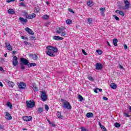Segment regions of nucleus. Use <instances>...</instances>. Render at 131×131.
Returning a JSON list of instances; mask_svg holds the SVG:
<instances>
[{"label":"nucleus","mask_w":131,"mask_h":131,"mask_svg":"<svg viewBox=\"0 0 131 131\" xmlns=\"http://www.w3.org/2000/svg\"><path fill=\"white\" fill-rule=\"evenodd\" d=\"M41 100L43 102H46L48 99V96L47 95V93L46 92L41 91Z\"/></svg>","instance_id":"3"},{"label":"nucleus","mask_w":131,"mask_h":131,"mask_svg":"<svg viewBox=\"0 0 131 131\" xmlns=\"http://www.w3.org/2000/svg\"><path fill=\"white\" fill-rule=\"evenodd\" d=\"M19 20H20V21L21 22H24V23H27V22H28V20H27V19L23 17H19Z\"/></svg>","instance_id":"23"},{"label":"nucleus","mask_w":131,"mask_h":131,"mask_svg":"<svg viewBox=\"0 0 131 131\" xmlns=\"http://www.w3.org/2000/svg\"><path fill=\"white\" fill-rule=\"evenodd\" d=\"M24 65L25 64L20 63V69H22V70H24V69H25V66Z\"/></svg>","instance_id":"38"},{"label":"nucleus","mask_w":131,"mask_h":131,"mask_svg":"<svg viewBox=\"0 0 131 131\" xmlns=\"http://www.w3.org/2000/svg\"><path fill=\"white\" fill-rule=\"evenodd\" d=\"M66 22V24L69 25L70 24H72V20H71V19H67Z\"/></svg>","instance_id":"33"},{"label":"nucleus","mask_w":131,"mask_h":131,"mask_svg":"<svg viewBox=\"0 0 131 131\" xmlns=\"http://www.w3.org/2000/svg\"><path fill=\"white\" fill-rule=\"evenodd\" d=\"M88 22H89V24H92V22H93V19H92V18H89L88 19Z\"/></svg>","instance_id":"40"},{"label":"nucleus","mask_w":131,"mask_h":131,"mask_svg":"<svg viewBox=\"0 0 131 131\" xmlns=\"http://www.w3.org/2000/svg\"><path fill=\"white\" fill-rule=\"evenodd\" d=\"M78 99L80 100V101L81 102L82 101H83V97H82V96H81V95H79L78 96Z\"/></svg>","instance_id":"36"},{"label":"nucleus","mask_w":131,"mask_h":131,"mask_svg":"<svg viewBox=\"0 0 131 131\" xmlns=\"http://www.w3.org/2000/svg\"><path fill=\"white\" fill-rule=\"evenodd\" d=\"M6 47L8 51H12L13 50V48L11 47V44L9 42H5Z\"/></svg>","instance_id":"16"},{"label":"nucleus","mask_w":131,"mask_h":131,"mask_svg":"<svg viewBox=\"0 0 131 131\" xmlns=\"http://www.w3.org/2000/svg\"><path fill=\"white\" fill-rule=\"evenodd\" d=\"M124 3L125 6L123 7V10H127L129 9V6H130V3L128 2V0H124Z\"/></svg>","instance_id":"4"},{"label":"nucleus","mask_w":131,"mask_h":131,"mask_svg":"<svg viewBox=\"0 0 131 131\" xmlns=\"http://www.w3.org/2000/svg\"><path fill=\"white\" fill-rule=\"evenodd\" d=\"M43 111V108L42 107H39L38 108L37 112L39 114H40Z\"/></svg>","instance_id":"29"},{"label":"nucleus","mask_w":131,"mask_h":131,"mask_svg":"<svg viewBox=\"0 0 131 131\" xmlns=\"http://www.w3.org/2000/svg\"><path fill=\"white\" fill-rule=\"evenodd\" d=\"M32 89L34 92H37V91H38V89L35 85H32Z\"/></svg>","instance_id":"30"},{"label":"nucleus","mask_w":131,"mask_h":131,"mask_svg":"<svg viewBox=\"0 0 131 131\" xmlns=\"http://www.w3.org/2000/svg\"><path fill=\"white\" fill-rule=\"evenodd\" d=\"M49 16L48 15H44L42 16V18L45 19V20H48L49 19Z\"/></svg>","instance_id":"35"},{"label":"nucleus","mask_w":131,"mask_h":131,"mask_svg":"<svg viewBox=\"0 0 131 131\" xmlns=\"http://www.w3.org/2000/svg\"><path fill=\"white\" fill-rule=\"evenodd\" d=\"M26 87V84L24 83V82H20L19 85H18V88L21 90H24V89H25Z\"/></svg>","instance_id":"13"},{"label":"nucleus","mask_w":131,"mask_h":131,"mask_svg":"<svg viewBox=\"0 0 131 131\" xmlns=\"http://www.w3.org/2000/svg\"><path fill=\"white\" fill-rule=\"evenodd\" d=\"M114 125L116 127H120V124H119V123H115Z\"/></svg>","instance_id":"42"},{"label":"nucleus","mask_w":131,"mask_h":131,"mask_svg":"<svg viewBox=\"0 0 131 131\" xmlns=\"http://www.w3.org/2000/svg\"><path fill=\"white\" fill-rule=\"evenodd\" d=\"M106 43H107V45L108 46V47H111V46L110 45V43L108 41H106Z\"/></svg>","instance_id":"59"},{"label":"nucleus","mask_w":131,"mask_h":131,"mask_svg":"<svg viewBox=\"0 0 131 131\" xmlns=\"http://www.w3.org/2000/svg\"><path fill=\"white\" fill-rule=\"evenodd\" d=\"M80 129H81V131H89L86 128H84V127H81Z\"/></svg>","instance_id":"41"},{"label":"nucleus","mask_w":131,"mask_h":131,"mask_svg":"<svg viewBox=\"0 0 131 131\" xmlns=\"http://www.w3.org/2000/svg\"><path fill=\"white\" fill-rule=\"evenodd\" d=\"M113 42L114 43V46H115V47H117V42H118V40H117V39L116 38H114L113 40Z\"/></svg>","instance_id":"26"},{"label":"nucleus","mask_w":131,"mask_h":131,"mask_svg":"<svg viewBox=\"0 0 131 131\" xmlns=\"http://www.w3.org/2000/svg\"><path fill=\"white\" fill-rule=\"evenodd\" d=\"M8 13H9V14H10L11 15H13V14H15V11H14L13 9H9L8 10Z\"/></svg>","instance_id":"24"},{"label":"nucleus","mask_w":131,"mask_h":131,"mask_svg":"<svg viewBox=\"0 0 131 131\" xmlns=\"http://www.w3.org/2000/svg\"><path fill=\"white\" fill-rule=\"evenodd\" d=\"M87 118H92L94 117V114L93 113H88L86 114Z\"/></svg>","instance_id":"19"},{"label":"nucleus","mask_w":131,"mask_h":131,"mask_svg":"<svg viewBox=\"0 0 131 131\" xmlns=\"http://www.w3.org/2000/svg\"><path fill=\"white\" fill-rule=\"evenodd\" d=\"M27 108L29 109H31L35 106V102L33 100H29L26 101Z\"/></svg>","instance_id":"2"},{"label":"nucleus","mask_w":131,"mask_h":131,"mask_svg":"<svg viewBox=\"0 0 131 131\" xmlns=\"http://www.w3.org/2000/svg\"><path fill=\"white\" fill-rule=\"evenodd\" d=\"M87 5L89 7H92V6H93V2L92 1H89L88 3H87Z\"/></svg>","instance_id":"37"},{"label":"nucleus","mask_w":131,"mask_h":131,"mask_svg":"<svg viewBox=\"0 0 131 131\" xmlns=\"http://www.w3.org/2000/svg\"><path fill=\"white\" fill-rule=\"evenodd\" d=\"M36 17V14L35 13H32V15H27V19H33V18H35Z\"/></svg>","instance_id":"17"},{"label":"nucleus","mask_w":131,"mask_h":131,"mask_svg":"<svg viewBox=\"0 0 131 131\" xmlns=\"http://www.w3.org/2000/svg\"><path fill=\"white\" fill-rule=\"evenodd\" d=\"M124 49H125V50H127V45H124Z\"/></svg>","instance_id":"51"},{"label":"nucleus","mask_w":131,"mask_h":131,"mask_svg":"<svg viewBox=\"0 0 131 131\" xmlns=\"http://www.w3.org/2000/svg\"><path fill=\"white\" fill-rule=\"evenodd\" d=\"M97 90L100 92H102V89H101L97 88Z\"/></svg>","instance_id":"62"},{"label":"nucleus","mask_w":131,"mask_h":131,"mask_svg":"<svg viewBox=\"0 0 131 131\" xmlns=\"http://www.w3.org/2000/svg\"><path fill=\"white\" fill-rule=\"evenodd\" d=\"M119 68H120V69H123V67L121 65H119Z\"/></svg>","instance_id":"58"},{"label":"nucleus","mask_w":131,"mask_h":131,"mask_svg":"<svg viewBox=\"0 0 131 131\" xmlns=\"http://www.w3.org/2000/svg\"><path fill=\"white\" fill-rule=\"evenodd\" d=\"M0 86H4V85H3V83H2V82H0Z\"/></svg>","instance_id":"63"},{"label":"nucleus","mask_w":131,"mask_h":131,"mask_svg":"<svg viewBox=\"0 0 131 131\" xmlns=\"http://www.w3.org/2000/svg\"><path fill=\"white\" fill-rule=\"evenodd\" d=\"M46 4H47V6H49V5H50V2H46Z\"/></svg>","instance_id":"64"},{"label":"nucleus","mask_w":131,"mask_h":131,"mask_svg":"<svg viewBox=\"0 0 131 131\" xmlns=\"http://www.w3.org/2000/svg\"><path fill=\"white\" fill-rule=\"evenodd\" d=\"M82 52L84 55H86V52H85V51H84V50H82Z\"/></svg>","instance_id":"52"},{"label":"nucleus","mask_w":131,"mask_h":131,"mask_svg":"<svg viewBox=\"0 0 131 131\" xmlns=\"http://www.w3.org/2000/svg\"><path fill=\"white\" fill-rule=\"evenodd\" d=\"M25 30L27 32L29 33V34H31V35H34V32H33L30 28L27 27L25 29Z\"/></svg>","instance_id":"14"},{"label":"nucleus","mask_w":131,"mask_h":131,"mask_svg":"<svg viewBox=\"0 0 131 131\" xmlns=\"http://www.w3.org/2000/svg\"><path fill=\"white\" fill-rule=\"evenodd\" d=\"M0 71H5L2 67H0Z\"/></svg>","instance_id":"57"},{"label":"nucleus","mask_w":131,"mask_h":131,"mask_svg":"<svg viewBox=\"0 0 131 131\" xmlns=\"http://www.w3.org/2000/svg\"><path fill=\"white\" fill-rule=\"evenodd\" d=\"M66 29L65 28V27L61 26L59 27L57 29V30L56 31V33H58V34H60L61 32H63V31H65V30Z\"/></svg>","instance_id":"8"},{"label":"nucleus","mask_w":131,"mask_h":131,"mask_svg":"<svg viewBox=\"0 0 131 131\" xmlns=\"http://www.w3.org/2000/svg\"><path fill=\"white\" fill-rule=\"evenodd\" d=\"M60 35L61 36H63V37L65 36V35H66V32H65V31H63L62 32H61L60 33Z\"/></svg>","instance_id":"39"},{"label":"nucleus","mask_w":131,"mask_h":131,"mask_svg":"<svg viewBox=\"0 0 131 131\" xmlns=\"http://www.w3.org/2000/svg\"><path fill=\"white\" fill-rule=\"evenodd\" d=\"M4 128V126H3L2 125H0V129H3Z\"/></svg>","instance_id":"60"},{"label":"nucleus","mask_w":131,"mask_h":131,"mask_svg":"<svg viewBox=\"0 0 131 131\" xmlns=\"http://www.w3.org/2000/svg\"><path fill=\"white\" fill-rule=\"evenodd\" d=\"M58 118L59 119H63V116L61 115V113L60 112H58L57 113Z\"/></svg>","instance_id":"28"},{"label":"nucleus","mask_w":131,"mask_h":131,"mask_svg":"<svg viewBox=\"0 0 131 131\" xmlns=\"http://www.w3.org/2000/svg\"><path fill=\"white\" fill-rule=\"evenodd\" d=\"M124 116L125 117H130V116H129V115H128V114H127L126 113H124Z\"/></svg>","instance_id":"44"},{"label":"nucleus","mask_w":131,"mask_h":131,"mask_svg":"<svg viewBox=\"0 0 131 131\" xmlns=\"http://www.w3.org/2000/svg\"><path fill=\"white\" fill-rule=\"evenodd\" d=\"M62 107H63L64 109H68V110H70L72 108L71 106V105H70V103L68 101H67L66 100H62Z\"/></svg>","instance_id":"1"},{"label":"nucleus","mask_w":131,"mask_h":131,"mask_svg":"<svg viewBox=\"0 0 131 131\" xmlns=\"http://www.w3.org/2000/svg\"><path fill=\"white\" fill-rule=\"evenodd\" d=\"M96 69L97 70H101V69H103V64L101 63H97L96 64Z\"/></svg>","instance_id":"10"},{"label":"nucleus","mask_w":131,"mask_h":131,"mask_svg":"<svg viewBox=\"0 0 131 131\" xmlns=\"http://www.w3.org/2000/svg\"><path fill=\"white\" fill-rule=\"evenodd\" d=\"M128 108L129 110H130V112H131V106L129 105L128 106Z\"/></svg>","instance_id":"61"},{"label":"nucleus","mask_w":131,"mask_h":131,"mask_svg":"<svg viewBox=\"0 0 131 131\" xmlns=\"http://www.w3.org/2000/svg\"><path fill=\"white\" fill-rule=\"evenodd\" d=\"M99 10L100 11V14L101 16H102V17H104V16H105V12H106V8H105V7L100 8Z\"/></svg>","instance_id":"12"},{"label":"nucleus","mask_w":131,"mask_h":131,"mask_svg":"<svg viewBox=\"0 0 131 131\" xmlns=\"http://www.w3.org/2000/svg\"><path fill=\"white\" fill-rule=\"evenodd\" d=\"M114 18H115V20H117V21H118V20H119V17L117 16L116 15H114Z\"/></svg>","instance_id":"47"},{"label":"nucleus","mask_w":131,"mask_h":131,"mask_svg":"<svg viewBox=\"0 0 131 131\" xmlns=\"http://www.w3.org/2000/svg\"><path fill=\"white\" fill-rule=\"evenodd\" d=\"M31 39H33L34 40H35V39H36V38L34 36H32L31 37Z\"/></svg>","instance_id":"54"},{"label":"nucleus","mask_w":131,"mask_h":131,"mask_svg":"<svg viewBox=\"0 0 131 131\" xmlns=\"http://www.w3.org/2000/svg\"><path fill=\"white\" fill-rule=\"evenodd\" d=\"M96 53H97L98 55H102V54H103V51L101 50H97Z\"/></svg>","instance_id":"34"},{"label":"nucleus","mask_w":131,"mask_h":131,"mask_svg":"<svg viewBox=\"0 0 131 131\" xmlns=\"http://www.w3.org/2000/svg\"><path fill=\"white\" fill-rule=\"evenodd\" d=\"M88 79H89V80H90V81H94V78H93V77H92V76H89Z\"/></svg>","instance_id":"43"},{"label":"nucleus","mask_w":131,"mask_h":131,"mask_svg":"<svg viewBox=\"0 0 131 131\" xmlns=\"http://www.w3.org/2000/svg\"><path fill=\"white\" fill-rule=\"evenodd\" d=\"M69 12H72V13H73V14H74V12H73V10L71 9H69Z\"/></svg>","instance_id":"56"},{"label":"nucleus","mask_w":131,"mask_h":131,"mask_svg":"<svg viewBox=\"0 0 131 131\" xmlns=\"http://www.w3.org/2000/svg\"><path fill=\"white\" fill-rule=\"evenodd\" d=\"M53 39H54L55 40H62V39H63V38L59 36H54L53 37Z\"/></svg>","instance_id":"22"},{"label":"nucleus","mask_w":131,"mask_h":131,"mask_svg":"<svg viewBox=\"0 0 131 131\" xmlns=\"http://www.w3.org/2000/svg\"><path fill=\"white\" fill-rule=\"evenodd\" d=\"M6 105L7 106V107H9L10 109H12V103H11L10 101H8L7 102Z\"/></svg>","instance_id":"32"},{"label":"nucleus","mask_w":131,"mask_h":131,"mask_svg":"<svg viewBox=\"0 0 131 131\" xmlns=\"http://www.w3.org/2000/svg\"><path fill=\"white\" fill-rule=\"evenodd\" d=\"M111 88L113 89V90H116V88H117V85H116L115 83H112L111 84Z\"/></svg>","instance_id":"25"},{"label":"nucleus","mask_w":131,"mask_h":131,"mask_svg":"<svg viewBox=\"0 0 131 131\" xmlns=\"http://www.w3.org/2000/svg\"><path fill=\"white\" fill-rule=\"evenodd\" d=\"M33 66H36V63H31L28 64V67L30 68L32 67Z\"/></svg>","instance_id":"31"},{"label":"nucleus","mask_w":131,"mask_h":131,"mask_svg":"<svg viewBox=\"0 0 131 131\" xmlns=\"http://www.w3.org/2000/svg\"><path fill=\"white\" fill-rule=\"evenodd\" d=\"M115 12L117 14H119V15L122 16V17H123L124 16V12H123V11H121L117 10L115 11Z\"/></svg>","instance_id":"20"},{"label":"nucleus","mask_w":131,"mask_h":131,"mask_svg":"<svg viewBox=\"0 0 131 131\" xmlns=\"http://www.w3.org/2000/svg\"><path fill=\"white\" fill-rule=\"evenodd\" d=\"M94 92L96 93V94H98V89L97 88L96 89H94Z\"/></svg>","instance_id":"55"},{"label":"nucleus","mask_w":131,"mask_h":131,"mask_svg":"<svg viewBox=\"0 0 131 131\" xmlns=\"http://www.w3.org/2000/svg\"><path fill=\"white\" fill-rule=\"evenodd\" d=\"M103 100H104V101H108V98L104 96L103 97Z\"/></svg>","instance_id":"50"},{"label":"nucleus","mask_w":131,"mask_h":131,"mask_svg":"<svg viewBox=\"0 0 131 131\" xmlns=\"http://www.w3.org/2000/svg\"><path fill=\"white\" fill-rule=\"evenodd\" d=\"M47 49L53 51V53H58V52L59 51V50H58V48L56 47H54L53 46H47Z\"/></svg>","instance_id":"5"},{"label":"nucleus","mask_w":131,"mask_h":131,"mask_svg":"<svg viewBox=\"0 0 131 131\" xmlns=\"http://www.w3.org/2000/svg\"><path fill=\"white\" fill-rule=\"evenodd\" d=\"M21 39H26V40H28V38H27V37H25L24 36H22L21 37Z\"/></svg>","instance_id":"48"},{"label":"nucleus","mask_w":131,"mask_h":131,"mask_svg":"<svg viewBox=\"0 0 131 131\" xmlns=\"http://www.w3.org/2000/svg\"><path fill=\"white\" fill-rule=\"evenodd\" d=\"M8 3H11L12 2H15V0H7Z\"/></svg>","instance_id":"53"},{"label":"nucleus","mask_w":131,"mask_h":131,"mask_svg":"<svg viewBox=\"0 0 131 131\" xmlns=\"http://www.w3.org/2000/svg\"><path fill=\"white\" fill-rule=\"evenodd\" d=\"M12 64L13 66H17L18 65V57H17V56H13Z\"/></svg>","instance_id":"6"},{"label":"nucleus","mask_w":131,"mask_h":131,"mask_svg":"<svg viewBox=\"0 0 131 131\" xmlns=\"http://www.w3.org/2000/svg\"><path fill=\"white\" fill-rule=\"evenodd\" d=\"M24 43L26 45V46H27L28 45L29 46H31V44L30 43H29L28 42H27V41H24Z\"/></svg>","instance_id":"46"},{"label":"nucleus","mask_w":131,"mask_h":131,"mask_svg":"<svg viewBox=\"0 0 131 131\" xmlns=\"http://www.w3.org/2000/svg\"><path fill=\"white\" fill-rule=\"evenodd\" d=\"M47 55H48L50 57H55V54H54V52H52L51 50L47 51Z\"/></svg>","instance_id":"18"},{"label":"nucleus","mask_w":131,"mask_h":131,"mask_svg":"<svg viewBox=\"0 0 131 131\" xmlns=\"http://www.w3.org/2000/svg\"><path fill=\"white\" fill-rule=\"evenodd\" d=\"M5 118L7 120H11L12 119V116L8 112H5Z\"/></svg>","instance_id":"11"},{"label":"nucleus","mask_w":131,"mask_h":131,"mask_svg":"<svg viewBox=\"0 0 131 131\" xmlns=\"http://www.w3.org/2000/svg\"><path fill=\"white\" fill-rule=\"evenodd\" d=\"M29 57H30V58H32V59H33V60H34L35 61H36L38 59L37 55H36V54H29Z\"/></svg>","instance_id":"15"},{"label":"nucleus","mask_w":131,"mask_h":131,"mask_svg":"<svg viewBox=\"0 0 131 131\" xmlns=\"http://www.w3.org/2000/svg\"><path fill=\"white\" fill-rule=\"evenodd\" d=\"M20 6L21 7H26V5H25V4L24 3H20Z\"/></svg>","instance_id":"49"},{"label":"nucleus","mask_w":131,"mask_h":131,"mask_svg":"<svg viewBox=\"0 0 131 131\" xmlns=\"http://www.w3.org/2000/svg\"><path fill=\"white\" fill-rule=\"evenodd\" d=\"M23 119L24 121H31L32 120V117L31 116H24L23 117Z\"/></svg>","instance_id":"9"},{"label":"nucleus","mask_w":131,"mask_h":131,"mask_svg":"<svg viewBox=\"0 0 131 131\" xmlns=\"http://www.w3.org/2000/svg\"><path fill=\"white\" fill-rule=\"evenodd\" d=\"M20 63L24 64V65H28L29 64V61L28 60L24 58H20Z\"/></svg>","instance_id":"7"},{"label":"nucleus","mask_w":131,"mask_h":131,"mask_svg":"<svg viewBox=\"0 0 131 131\" xmlns=\"http://www.w3.org/2000/svg\"><path fill=\"white\" fill-rule=\"evenodd\" d=\"M98 124H99L101 129H103V131H107V129H106V127H105V126H104L103 125H102L101 122H99Z\"/></svg>","instance_id":"21"},{"label":"nucleus","mask_w":131,"mask_h":131,"mask_svg":"<svg viewBox=\"0 0 131 131\" xmlns=\"http://www.w3.org/2000/svg\"><path fill=\"white\" fill-rule=\"evenodd\" d=\"M45 108L46 110H47V111H49V106H48V105L45 104Z\"/></svg>","instance_id":"45"},{"label":"nucleus","mask_w":131,"mask_h":131,"mask_svg":"<svg viewBox=\"0 0 131 131\" xmlns=\"http://www.w3.org/2000/svg\"><path fill=\"white\" fill-rule=\"evenodd\" d=\"M8 85L9 86H11V88H13L15 85V83L11 81H8Z\"/></svg>","instance_id":"27"}]
</instances>
